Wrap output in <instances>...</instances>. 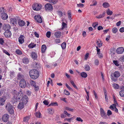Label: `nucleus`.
<instances>
[{
    "label": "nucleus",
    "mask_w": 124,
    "mask_h": 124,
    "mask_svg": "<svg viewBox=\"0 0 124 124\" xmlns=\"http://www.w3.org/2000/svg\"><path fill=\"white\" fill-rule=\"evenodd\" d=\"M13 95L12 102L14 103L19 101L20 102L18 105V108L19 109H22L24 107V105L27 102L28 97L26 95L23 96L21 92H18L15 90L13 92Z\"/></svg>",
    "instance_id": "1"
},
{
    "label": "nucleus",
    "mask_w": 124,
    "mask_h": 124,
    "mask_svg": "<svg viewBox=\"0 0 124 124\" xmlns=\"http://www.w3.org/2000/svg\"><path fill=\"white\" fill-rule=\"evenodd\" d=\"M29 75L31 78L33 79H36L38 77L39 74L37 70L35 69H33L30 71Z\"/></svg>",
    "instance_id": "2"
},
{
    "label": "nucleus",
    "mask_w": 124,
    "mask_h": 124,
    "mask_svg": "<svg viewBox=\"0 0 124 124\" xmlns=\"http://www.w3.org/2000/svg\"><path fill=\"white\" fill-rule=\"evenodd\" d=\"M120 75V74L118 71H116L111 75V78L112 80L114 82L117 81V78Z\"/></svg>",
    "instance_id": "3"
},
{
    "label": "nucleus",
    "mask_w": 124,
    "mask_h": 124,
    "mask_svg": "<svg viewBox=\"0 0 124 124\" xmlns=\"http://www.w3.org/2000/svg\"><path fill=\"white\" fill-rule=\"evenodd\" d=\"M5 108L9 114H12L14 113L13 107L9 103H8L5 106Z\"/></svg>",
    "instance_id": "4"
},
{
    "label": "nucleus",
    "mask_w": 124,
    "mask_h": 124,
    "mask_svg": "<svg viewBox=\"0 0 124 124\" xmlns=\"http://www.w3.org/2000/svg\"><path fill=\"white\" fill-rule=\"evenodd\" d=\"M33 9L35 11H38L40 10L42 8V6L40 4L35 3L32 5Z\"/></svg>",
    "instance_id": "5"
},
{
    "label": "nucleus",
    "mask_w": 124,
    "mask_h": 124,
    "mask_svg": "<svg viewBox=\"0 0 124 124\" xmlns=\"http://www.w3.org/2000/svg\"><path fill=\"white\" fill-rule=\"evenodd\" d=\"M45 8L46 10L50 11L53 10V7L50 4L48 3L45 5Z\"/></svg>",
    "instance_id": "6"
},
{
    "label": "nucleus",
    "mask_w": 124,
    "mask_h": 124,
    "mask_svg": "<svg viewBox=\"0 0 124 124\" xmlns=\"http://www.w3.org/2000/svg\"><path fill=\"white\" fill-rule=\"evenodd\" d=\"M19 85L22 88H25L26 85V83L24 79H22L20 80L19 82Z\"/></svg>",
    "instance_id": "7"
},
{
    "label": "nucleus",
    "mask_w": 124,
    "mask_h": 124,
    "mask_svg": "<svg viewBox=\"0 0 124 124\" xmlns=\"http://www.w3.org/2000/svg\"><path fill=\"white\" fill-rule=\"evenodd\" d=\"M34 18L35 20L38 22L39 23H42V19L40 16L39 15L35 16Z\"/></svg>",
    "instance_id": "8"
},
{
    "label": "nucleus",
    "mask_w": 124,
    "mask_h": 124,
    "mask_svg": "<svg viewBox=\"0 0 124 124\" xmlns=\"http://www.w3.org/2000/svg\"><path fill=\"white\" fill-rule=\"evenodd\" d=\"M2 27L3 29L6 31L7 30H9L11 28V26L8 24H4Z\"/></svg>",
    "instance_id": "9"
},
{
    "label": "nucleus",
    "mask_w": 124,
    "mask_h": 124,
    "mask_svg": "<svg viewBox=\"0 0 124 124\" xmlns=\"http://www.w3.org/2000/svg\"><path fill=\"white\" fill-rule=\"evenodd\" d=\"M0 17L3 20H6L8 19V16L6 13L3 12L1 13Z\"/></svg>",
    "instance_id": "10"
},
{
    "label": "nucleus",
    "mask_w": 124,
    "mask_h": 124,
    "mask_svg": "<svg viewBox=\"0 0 124 124\" xmlns=\"http://www.w3.org/2000/svg\"><path fill=\"white\" fill-rule=\"evenodd\" d=\"M9 117V115L7 114L4 115L2 117V120L4 122H7L8 120Z\"/></svg>",
    "instance_id": "11"
},
{
    "label": "nucleus",
    "mask_w": 124,
    "mask_h": 124,
    "mask_svg": "<svg viewBox=\"0 0 124 124\" xmlns=\"http://www.w3.org/2000/svg\"><path fill=\"white\" fill-rule=\"evenodd\" d=\"M24 36L23 35H20L18 38V41L20 44H22L24 41Z\"/></svg>",
    "instance_id": "12"
},
{
    "label": "nucleus",
    "mask_w": 124,
    "mask_h": 124,
    "mask_svg": "<svg viewBox=\"0 0 124 124\" xmlns=\"http://www.w3.org/2000/svg\"><path fill=\"white\" fill-rule=\"evenodd\" d=\"M124 51V48L123 47H118L116 50V52L118 54H121Z\"/></svg>",
    "instance_id": "13"
},
{
    "label": "nucleus",
    "mask_w": 124,
    "mask_h": 124,
    "mask_svg": "<svg viewBox=\"0 0 124 124\" xmlns=\"http://www.w3.org/2000/svg\"><path fill=\"white\" fill-rule=\"evenodd\" d=\"M5 36L7 37H10L11 35V32L9 30H7L4 33Z\"/></svg>",
    "instance_id": "14"
},
{
    "label": "nucleus",
    "mask_w": 124,
    "mask_h": 124,
    "mask_svg": "<svg viewBox=\"0 0 124 124\" xmlns=\"http://www.w3.org/2000/svg\"><path fill=\"white\" fill-rule=\"evenodd\" d=\"M17 78L19 79H24V75L21 73H19L17 76Z\"/></svg>",
    "instance_id": "15"
},
{
    "label": "nucleus",
    "mask_w": 124,
    "mask_h": 124,
    "mask_svg": "<svg viewBox=\"0 0 124 124\" xmlns=\"http://www.w3.org/2000/svg\"><path fill=\"white\" fill-rule=\"evenodd\" d=\"M18 23L19 25L21 27L24 26L25 24V22L21 20H19L18 21Z\"/></svg>",
    "instance_id": "16"
},
{
    "label": "nucleus",
    "mask_w": 124,
    "mask_h": 124,
    "mask_svg": "<svg viewBox=\"0 0 124 124\" xmlns=\"http://www.w3.org/2000/svg\"><path fill=\"white\" fill-rule=\"evenodd\" d=\"M61 35V32L58 31L55 33L54 36L56 38H60Z\"/></svg>",
    "instance_id": "17"
},
{
    "label": "nucleus",
    "mask_w": 124,
    "mask_h": 124,
    "mask_svg": "<svg viewBox=\"0 0 124 124\" xmlns=\"http://www.w3.org/2000/svg\"><path fill=\"white\" fill-rule=\"evenodd\" d=\"M100 112L101 116L102 117H104L106 116L104 111L102 108H100Z\"/></svg>",
    "instance_id": "18"
},
{
    "label": "nucleus",
    "mask_w": 124,
    "mask_h": 124,
    "mask_svg": "<svg viewBox=\"0 0 124 124\" xmlns=\"http://www.w3.org/2000/svg\"><path fill=\"white\" fill-rule=\"evenodd\" d=\"M10 22L13 24H16L17 23V21L16 19L14 18H11L10 19Z\"/></svg>",
    "instance_id": "19"
},
{
    "label": "nucleus",
    "mask_w": 124,
    "mask_h": 124,
    "mask_svg": "<svg viewBox=\"0 0 124 124\" xmlns=\"http://www.w3.org/2000/svg\"><path fill=\"white\" fill-rule=\"evenodd\" d=\"M31 56L33 59L35 60L37 58V55L35 53L32 52L31 53Z\"/></svg>",
    "instance_id": "20"
},
{
    "label": "nucleus",
    "mask_w": 124,
    "mask_h": 124,
    "mask_svg": "<svg viewBox=\"0 0 124 124\" xmlns=\"http://www.w3.org/2000/svg\"><path fill=\"white\" fill-rule=\"evenodd\" d=\"M46 46L45 45H42L41 47V50L42 52L44 53L45 52L46 49Z\"/></svg>",
    "instance_id": "21"
},
{
    "label": "nucleus",
    "mask_w": 124,
    "mask_h": 124,
    "mask_svg": "<svg viewBox=\"0 0 124 124\" xmlns=\"http://www.w3.org/2000/svg\"><path fill=\"white\" fill-rule=\"evenodd\" d=\"M22 61L24 63L26 64L28 63L29 62L28 59L26 57L23 58L22 60Z\"/></svg>",
    "instance_id": "22"
},
{
    "label": "nucleus",
    "mask_w": 124,
    "mask_h": 124,
    "mask_svg": "<svg viewBox=\"0 0 124 124\" xmlns=\"http://www.w3.org/2000/svg\"><path fill=\"white\" fill-rule=\"evenodd\" d=\"M5 101L4 99L3 98H0V105H3Z\"/></svg>",
    "instance_id": "23"
},
{
    "label": "nucleus",
    "mask_w": 124,
    "mask_h": 124,
    "mask_svg": "<svg viewBox=\"0 0 124 124\" xmlns=\"http://www.w3.org/2000/svg\"><path fill=\"white\" fill-rule=\"evenodd\" d=\"M9 74L11 78H12L15 77V73L13 71H10L9 72Z\"/></svg>",
    "instance_id": "24"
},
{
    "label": "nucleus",
    "mask_w": 124,
    "mask_h": 124,
    "mask_svg": "<svg viewBox=\"0 0 124 124\" xmlns=\"http://www.w3.org/2000/svg\"><path fill=\"white\" fill-rule=\"evenodd\" d=\"M109 4L107 2H104L102 4V6L105 8H108L109 6Z\"/></svg>",
    "instance_id": "25"
},
{
    "label": "nucleus",
    "mask_w": 124,
    "mask_h": 124,
    "mask_svg": "<svg viewBox=\"0 0 124 124\" xmlns=\"http://www.w3.org/2000/svg\"><path fill=\"white\" fill-rule=\"evenodd\" d=\"M105 13V12H103L101 14H100L99 16H96V17L97 18H101L104 17Z\"/></svg>",
    "instance_id": "26"
},
{
    "label": "nucleus",
    "mask_w": 124,
    "mask_h": 124,
    "mask_svg": "<svg viewBox=\"0 0 124 124\" xmlns=\"http://www.w3.org/2000/svg\"><path fill=\"white\" fill-rule=\"evenodd\" d=\"M81 75L82 77L86 78L87 76V74L84 72H82L81 73Z\"/></svg>",
    "instance_id": "27"
},
{
    "label": "nucleus",
    "mask_w": 124,
    "mask_h": 124,
    "mask_svg": "<svg viewBox=\"0 0 124 124\" xmlns=\"http://www.w3.org/2000/svg\"><path fill=\"white\" fill-rule=\"evenodd\" d=\"M85 69L86 71H89L90 70V67L87 64L85 65Z\"/></svg>",
    "instance_id": "28"
},
{
    "label": "nucleus",
    "mask_w": 124,
    "mask_h": 124,
    "mask_svg": "<svg viewBox=\"0 0 124 124\" xmlns=\"http://www.w3.org/2000/svg\"><path fill=\"white\" fill-rule=\"evenodd\" d=\"M64 108L65 110H68L70 111L73 112V109L70 108L68 107H64Z\"/></svg>",
    "instance_id": "29"
},
{
    "label": "nucleus",
    "mask_w": 124,
    "mask_h": 124,
    "mask_svg": "<svg viewBox=\"0 0 124 124\" xmlns=\"http://www.w3.org/2000/svg\"><path fill=\"white\" fill-rule=\"evenodd\" d=\"M119 85L116 84V83H114L113 85V87L116 89H117L119 88Z\"/></svg>",
    "instance_id": "30"
},
{
    "label": "nucleus",
    "mask_w": 124,
    "mask_h": 124,
    "mask_svg": "<svg viewBox=\"0 0 124 124\" xmlns=\"http://www.w3.org/2000/svg\"><path fill=\"white\" fill-rule=\"evenodd\" d=\"M70 82L71 83V84H72V85L76 89H78V88L77 87V86L75 85L74 82L72 80H70Z\"/></svg>",
    "instance_id": "31"
},
{
    "label": "nucleus",
    "mask_w": 124,
    "mask_h": 124,
    "mask_svg": "<svg viewBox=\"0 0 124 124\" xmlns=\"http://www.w3.org/2000/svg\"><path fill=\"white\" fill-rule=\"evenodd\" d=\"M35 115L37 117L40 118V117L41 114L39 112H36Z\"/></svg>",
    "instance_id": "32"
},
{
    "label": "nucleus",
    "mask_w": 124,
    "mask_h": 124,
    "mask_svg": "<svg viewBox=\"0 0 124 124\" xmlns=\"http://www.w3.org/2000/svg\"><path fill=\"white\" fill-rule=\"evenodd\" d=\"M119 94L121 97H124V90H122L119 92Z\"/></svg>",
    "instance_id": "33"
},
{
    "label": "nucleus",
    "mask_w": 124,
    "mask_h": 124,
    "mask_svg": "<svg viewBox=\"0 0 124 124\" xmlns=\"http://www.w3.org/2000/svg\"><path fill=\"white\" fill-rule=\"evenodd\" d=\"M107 14L109 15H111L112 14L113 12L112 11L110 10L109 9H108V10L106 12Z\"/></svg>",
    "instance_id": "34"
},
{
    "label": "nucleus",
    "mask_w": 124,
    "mask_h": 124,
    "mask_svg": "<svg viewBox=\"0 0 124 124\" xmlns=\"http://www.w3.org/2000/svg\"><path fill=\"white\" fill-rule=\"evenodd\" d=\"M61 47L62 48L64 49H65L66 47V43L65 42H64L61 44Z\"/></svg>",
    "instance_id": "35"
},
{
    "label": "nucleus",
    "mask_w": 124,
    "mask_h": 124,
    "mask_svg": "<svg viewBox=\"0 0 124 124\" xmlns=\"http://www.w3.org/2000/svg\"><path fill=\"white\" fill-rule=\"evenodd\" d=\"M48 1L51 3L55 4L58 1V0H48Z\"/></svg>",
    "instance_id": "36"
},
{
    "label": "nucleus",
    "mask_w": 124,
    "mask_h": 124,
    "mask_svg": "<svg viewBox=\"0 0 124 124\" xmlns=\"http://www.w3.org/2000/svg\"><path fill=\"white\" fill-rule=\"evenodd\" d=\"M31 86H36V83L33 80H31Z\"/></svg>",
    "instance_id": "37"
},
{
    "label": "nucleus",
    "mask_w": 124,
    "mask_h": 124,
    "mask_svg": "<svg viewBox=\"0 0 124 124\" xmlns=\"http://www.w3.org/2000/svg\"><path fill=\"white\" fill-rule=\"evenodd\" d=\"M112 31L113 33H115L117 32V29L116 27H115L112 29Z\"/></svg>",
    "instance_id": "38"
},
{
    "label": "nucleus",
    "mask_w": 124,
    "mask_h": 124,
    "mask_svg": "<svg viewBox=\"0 0 124 124\" xmlns=\"http://www.w3.org/2000/svg\"><path fill=\"white\" fill-rule=\"evenodd\" d=\"M34 64L35 65V67L37 68L38 69L40 68V66L39 65V64L37 63H35Z\"/></svg>",
    "instance_id": "39"
},
{
    "label": "nucleus",
    "mask_w": 124,
    "mask_h": 124,
    "mask_svg": "<svg viewBox=\"0 0 124 124\" xmlns=\"http://www.w3.org/2000/svg\"><path fill=\"white\" fill-rule=\"evenodd\" d=\"M68 17L69 19L70 20V18L71 16V12L70 10H69L68 11Z\"/></svg>",
    "instance_id": "40"
},
{
    "label": "nucleus",
    "mask_w": 124,
    "mask_h": 124,
    "mask_svg": "<svg viewBox=\"0 0 124 124\" xmlns=\"http://www.w3.org/2000/svg\"><path fill=\"white\" fill-rule=\"evenodd\" d=\"M98 23L97 22H95L93 24L92 26L94 28H95L98 26Z\"/></svg>",
    "instance_id": "41"
},
{
    "label": "nucleus",
    "mask_w": 124,
    "mask_h": 124,
    "mask_svg": "<svg viewBox=\"0 0 124 124\" xmlns=\"http://www.w3.org/2000/svg\"><path fill=\"white\" fill-rule=\"evenodd\" d=\"M16 52L18 54L20 55L22 54V52L19 49H17L16 51Z\"/></svg>",
    "instance_id": "42"
},
{
    "label": "nucleus",
    "mask_w": 124,
    "mask_h": 124,
    "mask_svg": "<svg viewBox=\"0 0 124 124\" xmlns=\"http://www.w3.org/2000/svg\"><path fill=\"white\" fill-rule=\"evenodd\" d=\"M63 113L66 115L68 117H70V114L68 113L67 112L66 110H64L63 111Z\"/></svg>",
    "instance_id": "43"
},
{
    "label": "nucleus",
    "mask_w": 124,
    "mask_h": 124,
    "mask_svg": "<svg viewBox=\"0 0 124 124\" xmlns=\"http://www.w3.org/2000/svg\"><path fill=\"white\" fill-rule=\"evenodd\" d=\"M64 94L67 95H69L70 94V93L69 92L66 90H64Z\"/></svg>",
    "instance_id": "44"
},
{
    "label": "nucleus",
    "mask_w": 124,
    "mask_h": 124,
    "mask_svg": "<svg viewBox=\"0 0 124 124\" xmlns=\"http://www.w3.org/2000/svg\"><path fill=\"white\" fill-rule=\"evenodd\" d=\"M48 112L50 114H52L53 113L52 109V108L48 109Z\"/></svg>",
    "instance_id": "45"
},
{
    "label": "nucleus",
    "mask_w": 124,
    "mask_h": 124,
    "mask_svg": "<svg viewBox=\"0 0 124 124\" xmlns=\"http://www.w3.org/2000/svg\"><path fill=\"white\" fill-rule=\"evenodd\" d=\"M58 105V104L56 102H55L50 104L49 105V106H57Z\"/></svg>",
    "instance_id": "46"
},
{
    "label": "nucleus",
    "mask_w": 124,
    "mask_h": 124,
    "mask_svg": "<svg viewBox=\"0 0 124 124\" xmlns=\"http://www.w3.org/2000/svg\"><path fill=\"white\" fill-rule=\"evenodd\" d=\"M51 34V32L50 31H48L47 32L46 34V37L48 38H49Z\"/></svg>",
    "instance_id": "47"
},
{
    "label": "nucleus",
    "mask_w": 124,
    "mask_h": 124,
    "mask_svg": "<svg viewBox=\"0 0 124 124\" xmlns=\"http://www.w3.org/2000/svg\"><path fill=\"white\" fill-rule=\"evenodd\" d=\"M65 85L67 88L70 90L72 91V89L70 86L69 85L67 84L66 83L65 84Z\"/></svg>",
    "instance_id": "48"
},
{
    "label": "nucleus",
    "mask_w": 124,
    "mask_h": 124,
    "mask_svg": "<svg viewBox=\"0 0 124 124\" xmlns=\"http://www.w3.org/2000/svg\"><path fill=\"white\" fill-rule=\"evenodd\" d=\"M29 119V117H24L23 119V121L25 122H27L28 121Z\"/></svg>",
    "instance_id": "49"
},
{
    "label": "nucleus",
    "mask_w": 124,
    "mask_h": 124,
    "mask_svg": "<svg viewBox=\"0 0 124 124\" xmlns=\"http://www.w3.org/2000/svg\"><path fill=\"white\" fill-rule=\"evenodd\" d=\"M73 119V117H71V118H65L64 119V121H65L66 120H67L68 121H69V122H70V121L72 119Z\"/></svg>",
    "instance_id": "50"
},
{
    "label": "nucleus",
    "mask_w": 124,
    "mask_h": 124,
    "mask_svg": "<svg viewBox=\"0 0 124 124\" xmlns=\"http://www.w3.org/2000/svg\"><path fill=\"white\" fill-rule=\"evenodd\" d=\"M94 63L95 65H98L99 64V60L97 59L95 60L94 61Z\"/></svg>",
    "instance_id": "51"
},
{
    "label": "nucleus",
    "mask_w": 124,
    "mask_h": 124,
    "mask_svg": "<svg viewBox=\"0 0 124 124\" xmlns=\"http://www.w3.org/2000/svg\"><path fill=\"white\" fill-rule=\"evenodd\" d=\"M89 53H87L85 55V60H87V59L89 57Z\"/></svg>",
    "instance_id": "52"
},
{
    "label": "nucleus",
    "mask_w": 124,
    "mask_h": 124,
    "mask_svg": "<svg viewBox=\"0 0 124 124\" xmlns=\"http://www.w3.org/2000/svg\"><path fill=\"white\" fill-rule=\"evenodd\" d=\"M112 114L111 111L110 110H108L107 112V115L108 116H109Z\"/></svg>",
    "instance_id": "53"
},
{
    "label": "nucleus",
    "mask_w": 124,
    "mask_h": 124,
    "mask_svg": "<svg viewBox=\"0 0 124 124\" xmlns=\"http://www.w3.org/2000/svg\"><path fill=\"white\" fill-rule=\"evenodd\" d=\"M43 103L44 104L46 105H47L49 104L48 102L46 100H44L43 101Z\"/></svg>",
    "instance_id": "54"
},
{
    "label": "nucleus",
    "mask_w": 124,
    "mask_h": 124,
    "mask_svg": "<svg viewBox=\"0 0 124 124\" xmlns=\"http://www.w3.org/2000/svg\"><path fill=\"white\" fill-rule=\"evenodd\" d=\"M96 44L99 47H101L102 46V43H99V42L97 41L96 42Z\"/></svg>",
    "instance_id": "55"
},
{
    "label": "nucleus",
    "mask_w": 124,
    "mask_h": 124,
    "mask_svg": "<svg viewBox=\"0 0 124 124\" xmlns=\"http://www.w3.org/2000/svg\"><path fill=\"white\" fill-rule=\"evenodd\" d=\"M113 63L116 65L117 66H119V65L118 64L117 62L116 61L114 60L113 61Z\"/></svg>",
    "instance_id": "56"
},
{
    "label": "nucleus",
    "mask_w": 124,
    "mask_h": 124,
    "mask_svg": "<svg viewBox=\"0 0 124 124\" xmlns=\"http://www.w3.org/2000/svg\"><path fill=\"white\" fill-rule=\"evenodd\" d=\"M3 52L6 54L7 55H8V56H10V54L6 50H4L3 51Z\"/></svg>",
    "instance_id": "57"
},
{
    "label": "nucleus",
    "mask_w": 124,
    "mask_h": 124,
    "mask_svg": "<svg viewBox=\"0 0 124 124\" xmlns=\"http://www.w3.org/2000/svg\"><path fill=\"white\" fill-rule=\"evenodd\" d=\"M114 104H113L114 106H115V105H116V106L117 105H118V104L117 103V101L115 99H114Z\"/></svg>",
    "instance_id": "58"
},
{
    "label": "nucleus",
    "mask_w": 124,
    "mask_h": 124,
    "mask_svg": "<svg viewBox=\"0 0 124 124\" xmlns=\"http://www.w3.org/2000/svg\"><path fill=\"white\" fill-rule=\"evenodd\" d=\"M55 41L56 44L60 43L61 42V40L60 39H56L55 40Z\"/></svg>",
    "instance_id": "59"
},
{
    "label": "nucleus",
    "mask_w": 124,
    "mask_h": 124,
    "mask_svg": "<svg viewBox=\"0 0 124 124\" xmlns=\"http://www.w3.org/2000/svg\"><path fill=\"white\" fill-rule=\"evenodd\" d=\"M78 6V7H80L81 8H82L83 7L84 5L83 4L81 3H80L79 4H77Z\"/></svg>",
    "instance_id": "60"
},
{
    "label": "nucleus",
    "mask_w": 124,
    "mask_h": 124,
    "mask_svg": "<svg viewBox=\"0 0 124 124\" xmlns=\"http://www.w3.org/2000/svg\"><path fill=\"white\" fill-rule=\"evenodd\" d=\"M76 120L77 121L81 122H82L83 121V120L80 117H77L76 118Z\"/></svg>",
    "instance_id": "61"
},
{
    "label": "nucleus",
    "mask_w": 124,
    "mask_h": 124,
    "mask_svg": "<svg viewBox=\"0 0 124 124\" xmlns=\"http://www.w3.org/2000/svg\"><path fill=\"white\" fill-rule=\"evenodd\" d=\"M62 29H64V28L66 26V24L65 23H64V22H63L62 23Z\"/></svg>",
    "instance_id": "62"
},
{
    "label": "nucleus",
    "mask_w": 124,
    "mask_h": 124,
    "mask_svg": "<svg viewBox=\"0 0 124 124\" xmlns=\"http://www.w3.org/2000/svg\"><path fill=\"white\" fill-rule=\"evenodd\" d=\"M119 31L121 32H124V27L121 28L119 29Z\"/></svg>",
    "instance_id": "63"
},
{
    "label": "nucleus",
    "mask_w": 124,
    "mask_h": 124,
    "mask_svg": "<svg viewBox=\"0 0 124 124\" xmlns=\"http://www.w3.org/2000/svg\"><path fill=\"white\" fill-rule=\"evenodd\" d=\"M97 29L98 30H103V28L101 26H99L98 27Z\"/></svg>",
    "instance_id": "64"
}]
</instances>
